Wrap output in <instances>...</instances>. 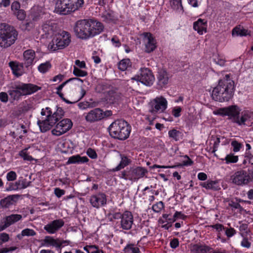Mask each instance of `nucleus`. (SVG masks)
<instances>
[{
    "instance_id": "obj_26",
    "label": "nucleus",
    "mask_w": 253,
    "mask_h": 253,
    "mask_svg": "<svg viewBox=\"0 0 253 253\" xmlns=\"http://www.w3.org/2000/svg\"><path fill=\"white\" fill-rule=\"evenodd\" d=\"M253 120V112H245L244 114L242 113L241 118L239 119V123L238 124L241 125H245L246 122H251Z\"/></svg>"
},
{
    "instance_id": "obj_30",
    "label": "nucleus",
    "mask_w": 253,
    "mask_h": 253,
    "mask_svg": "<svg viewBox=\"0 0 253 253\" xmlns=\"http://www.w3.org/2000/svg\"><path fill=\"white\" fill-rule=\"evenodd\" d=\"M192 250L196 253H207L210 250V248L206 246L195 245Z\"/></svg>"
},
{
    "instance_id": "obj_8",
    "label": "nucleus",
    "mask_w": 253,
    "mask_h": 253,
    "mask_svg": "<svg viewBox=\"0 0 253 253\" xmlns=\"http://www.w3.org/2000/svg\"><path fill=\"white\" fill-rule=\"evenodd\" d=\"M240 109L236 105H231L227 107L221 108L214 112L216 115L222 116H228L229 119L232 122L238 124L239 123Z\"/></svg>"
},
{
    "instance_id": "obj_31",
    "label": "nucleus",
    "mask_w": 253,
    "mask_h": 253,
    "mask_svg": "<svg viewBox=\"0 0 253 253\" xmlns=\"http://www.w3.org/2000/svg\"><path fill=\"white\" fill-rule=\"evenodd\" d=\"M14 198L13 196H9L2 199L0 201V206L3 208H8L13 204Z\"/></svg>"
},
{
    "instance_id": "obj_38",
    "label": "nucleus",
    "mask_w": 253,
    "mask_h": 253,
    "mask_svg": "<svg viewBox=\"0 0 253 253\" xmlns=\"http://www.w3.org/2000/svg\"><path fill=\"white\" fill-rule=\"evenodd\" d=\"M44 242L45 243L49 244L56 247H57V245H58L57 239H54L53 238L50 236H46L44 239Z\"/></svg>"
},
{
    "instance_id": "obj_10",
    "label": "nucleus",
    "mask_w": 253,
    "mask_h": 253,
    "mask_svg": "<svg viewBox=\"0 0 253 253\" xmlns=\"http://www.w3.org/2000/svg\"><path fill=\"white\" fill-rule=\"evenodd\" d=\"M92 25L93 20L91 19L80 20V39H86L92 37Z\"/></svg>"
},
{
    "instance_id": "obj_62",
    "label": "nucleus",
    "mask_w": 253,
    "mask_h": 253,
    "mask_svg": "<svg viewBox=\"0 0 253 253\" xmlns=\"http://www.w3.org/2000/svg\"><path fill=\"white\" fill-rule=\"evenodd\" d=\"M202 0H188L189 4L191 5L193 7H196L198 6V3L201 4Z\"/></svg>"
},
{
    "instance_id": "obj_27",
    "label": "nucleus",
    "mask_w": 253,
    "mask_h": 253,
    "mask_svg": "<svg viewBox=\"0 0 253 253\" xmlns=\"http://www.w3.org/2000/svg\"><path fill=\"white\" fill-rule=\"evenodd\" d=\"M121 96L119 93L113 91H109L107 100L109 103L114 104L117 103L121 99Z\"/></svg>"
},
{
    "instance_id": "obj_39",
    "label": "nucleus",
    "mask_w": 253,
    "mask_h": 253,
    "mask_svg": "<svg viewBox=\"0 0 253 253\" xmlns=\"http://www.w3.org/2000/svg\"><path fill=\"white\" fill-rule=\"evenodd\" d=\"M13 14L20 20H23L26 17L25 11L23 9H20L17 11L14 12Z\"/></svg>"
},
{
    "instance_id": "obj_41",
    "label": "nucleus",
    "mask_w": 253,
    "mask_h": 253,
    "mask_svg": "<svg viewBox=\"0 0 253 253\" xmlns=\"http://www.w3.org/2000/svg\"><path fill=\"white\" fill-rule=\"evenodd\" d=\"M36 234V233L33 229L26 228L23 230L21 232V235L24 236H34Z\"/></svg>"
},
{
    "instance_id": "obj_52",
    "label": "nucleus",
    "mask_w": 253,
    "mask_h": 253,
    "mask_svg": "<svg viewBox=\"0 0 253 253\" xmlns=\"http://www.w3.org/2000/svg\"><path fill=\"white\" fill-rule=\"evenodd\" d=\"M86 154L91 159H95L97 157L96 152L91 148H88L87 149Z\"/></svg>"
},
{
    "instance_id": "obj_34",
    "label": "nucleus",
    "mask_w": 253,
    "mask_h": 253,
    "mask_svg": "<svg viewBox=\"0 0 253 253\" xmlns=\"http://www.w3.org/2000/svg\"><path fill=\"white\" fill-rule=\"evenodd\" d=\"M97 106L96 102H80V109H85L87 108H92Z\"/></svg>"
},
{
    "instance_id": "obj_22",
    "label": "nucleus",
    "mask_w": 253,
    "mask_h": 253,
    "mask_svg": "<svg viewBox=\"0 0 253 253\" xmlns=\"http://www.w3.org/2000/svg\"><path fill=\"white\" fill-rule=\"evenodd\" d=\"M24 64L26 68L32 65L35 58V52L32 49H28L23 53Z\"/></svg>"
},
{
    "instance_id": "obj_12",
    "label": "nucleus",
    "mask_w": 253,
    "mask_h": 253,
    "mask_svg": "<svg viewBox=\"0 0 253 253\" xmlns=\"http://www.w3.org/2000/svg\"><path fill=\"white\" fill-rule=\"evenodd\" d=\"M230 180L235 184L242 185L248 184L251 181V178L246 171L240 170L232 175Z\"/></svg>"
},
{
    "instance_id": "obj_36",
    "label": "nucleus",
    "mask_w": 253,
    "mask_h": 253,
    "mask_svg": "<svg viewBox=\"0 0 253 253\" xmlns=\"http://www.w3.org/2000/svg\"><path fill=\"white\" fill-rule=\"evenodd\" d=\"M226 163H236L238 160V157L237 156H234L233 154H230L227 155L225 158Z\"/></svg>"
},
{
    "instance_id": "obj_61",
    "label": "nucleus",
    "mask_w": 253,
    "mask_h": 253,
    "mask_svg": "<svg viewBox=\"0 0 253 253\" xmlns=\"http://www.w3.org/2000/svg\"><path fill=\"white\" fill-rule=\"evenodd\" d=\"M235 230L233 228L227 229L225 231L226 236L228 237H230L233 236L235 234Z\"/></svg>"
},
{
    "instance_id": "obj_54",
    "label": "nucleus",
    "mask_w": 253,
    "mask_h": 253,
    "mask_svg": "<svg viewBox=\"0 0 253 253\" xmlns=\"http://www.w3.org/2000/svg\"><path fill=\"white\" fill-rule=\"evenodd\" d=\"M53 113L54 115L58 117V118L60 120L63 117L64 112L61 108L58 107L57 108L56 111L54 112Z\"/></svg>"
},
{
    "instance_id": "obj_59",
    "label": "nucleus",
    "mask_w": 253,
    "mask_h": 253,
    "mask_svg": "<svg viewBox=\"0 0 253 253\" xmlns=\"http://www.w3.org/2000/svg\"><path fill=\"white\" fill-rule=\"evenodd\" d=\"M20 155L25 160L31 161L33 159L31 156H29L24 151H21Z\"/></svg>"
},
{
    "instance_id": "obj_7",
    "label": "nucleus",
    "mask_w": 253,
    "mask_h": 253,
    "mask_svg": "<svg viewBox=\"0 0 253 253\" xmlns=\"http://www.w3.org/2000/svg\"><path fill=\"white\" fill-rule=\"evenodd\" d=\"M70 41L68 33L65 31H62L61 33L55 34V37L49 43L48 47L50 49L55 51L67 46Z\"/></svg>"
},
{
    "instance_id": "obj_46",
    "label": "nucleus",
    "mask_w": 253,
    "mask_h": 253,
    "mask_svg": "<svg viewBox=\"0 0 253 253\" xmlns=\"http://www.w3.org/2000/svg\"><path fill=\"white\" fill-rule=\"evenodd\" d=\"M17 175L15 171H10L7 173L6 179L8 181H14L16 179Z\"/></svg>"
},
{
    "instance_id": "obj_37",
    "label": "nucleus",
    "mask_w": 253,
    "mask_h": 253,
    "mask_svg": "<svg viewBox=\"0 0 253 253\" xmlns=\"http://www.w3.org/2000/svg\"><path fill=\"white\" fill-rule=\"evenodd\" d=\"M180 132L175 129H173L169 131V135L170 137L172 138L175 141H177L179 140L178 136L180 134Z\"/></svg>"
},
{
    "instance_id": "obj_47",
    "label": "nucleus",
    "mask_w": 253,
    "mask_h": 253,
    "mask_svg": "<svg viewBox=\"0 0 253 253\" xmlns=\"http://www.w3.org/2000/svg\"><path fill=\"white\" fill-rule=\"evenodd\" d=\"M231 145L233 147V151L235 152L239 151L242 146V144L236 140L233 141L231 142Z\"/></svg>"
},
{
    "instance_id": "obj_23",
    "label": "nucleus",
    "mask_w": 253,
    "mask_h": 253,
    "mask_svg": "<svg viewBox=\"0 0 253 253\" xmlns=\"http://www.w3.org/2000/svg\"><path fill=\"white\" fill-rule=\"evenodd\" d=\"M204 21L203 19H199L193 24L194 29L200 35H202L204 32H206L207 21L204 22Z\"/></svg>"
},
{
    "instance_id": "obj_64",
    "label": "nucleus",
    "mask_w": 253,
    "mask_h": 253,
    "mask_svg": "<svg viewBox=\"0 0 253 253\" xmlns=\"http://www.w3.org/2000/svg\"><path fill=\"white\" fill-rule=\"evenodd\" d=\"M242 246L249 248L251 246V243L247 238H244L241 242Z\"/></svg>"
},
{
    "instance_id": "obj_15",
    "label": "nucleus",
    "mask_w": 253,
    "mask_h": 253,
    "mask_svg": "<svg viewBox=\"0 0 253 253\" xmlns=\"http://www.w3.org/2000/svg\"><path fill=\"white\" fill-rule=\"evenodd\" d=\"M64 224V222L62 219H56L45 225L44 229L49 234H53L61 228Z\"/></svg>"
},
{
    "instance_id": "obj_49",
    "label": "nucleus",
    "mask_w": 253,
    "mask_h": 253,
    "mask_svg": "<svg viewBox=\"0 0 253 253\" xmlns=\"http://www.w3.org/2000/svg\"><path fill=\"white\" fill-rule=\"evenodd\" d=\"M20 4L18 1H15L13 2L11 5V10L14 12L20 10Z\"/></svg>"
},
{
    "instance_id": "obj_24",
    "label": "nucleus",
    "mask_w": 253,
    "mask_h": 253,
    "mask_svg": "<svg viewBox=\"0 0 253 253\" xmlns=\"http://www.w3.org/2000/svg\"><path fill=\"white\" fill-rule=\"evenodd\" d=\"M148 171L146 169L142 167H137L132 170V172L133 176L131 178H130V179H133L134 180H137L139 178L143 177L145 174Z\"/></svg>"
},
{
    "instance_id": "obj_28",
    "label": "nucleus",
    "mask_w": 253,
    "mask_h": 253,
    "mask_svg": "<svg viewBox=\"0 0 253 253\" xmlns=\"http://www.w3.org/2000/svg\"><path fill=\"white\" fill-rule=\"evenodd\" d=\"M92 37L100 33L103 29V24L99 22H96L93 20V25H92Z\"/></svg>"
},
{
    "instance_id": "obj_25",
    "label": "nucleus",
    "mask_w": 253,
    "mask_h": 253,
    "mask_svg": "<svg viewBox=\"0 0 253 253\" xmlns=\"http://www.w3.org/2000/svg\"><path fill=\"white\" fill-rule=\"evenodd\" d=\"M120 157L121 158V161L115 168L113 169V171H118L124 169L125 167L128 165L131 162V160L126 156L120 154Z\"/></svg>"
},
{
    "instance_id": "obj_20",
    "label": "nucleus",
    "mask_w": 253,
    "mask_h": 253,
    "mask_svg": "<svg viewBox=\"0 0 253 253\" xmlns=\"http://www.w3.org/2000/svg\"><path fill=\"white\" fill-rule=\"evenodd\" d=\"M143 35L147 40L145 44V51L148 53L153 51L156 48V45L155 40L152 35L150 33H144Z\"/></svg>"
},
{
    "instance_id": "obj_3",
    "label": "nucleus",
    "mask_w": 253,
    "mask_h": 253,
    "mask_svg": "<svg viewBox=\"0 0 253 253\" xmlns=\"http://www.w3.org/2000/svg\"><path fill=\"white\" fill-rule=\"evenodd\" d=\"M110 135L116 139L124 140L127 138L130 132V126L124 120H117L109 127Z\"/></svg>"
},
{
    "instance_id": "obj_9",
    "label": "nucleus",
    "mask_w": 253,
    "mask_h": 253,
    "mask_svg": "<svg viewBox=\"0 0 253 253\" xmlns=\"http://www.w3.org/2000/svg\"><path fill=\"white\" fill-rule=\"evenodd\" d=\"M137 81H139L147 86H151L153 84L155 77L152 71L148 68H141L140 69V76H137L132 78Z\"/></svg>"
},
{
    "instance_id": "obj_58",
    "label": "nucleus",
    "mask_w": 253,
    "mask_h": 253,
    "mask_svg": "<svg viewBox=\"0 0 253 253\" xmlns=\"http://www.w3.org/2000/svg\"><path fill=\"white\" fill-rule=\"evenodd\" d=\"M0 100L2 102L6 103L8 101V95L7 93L4 92H0Z\"/></svg>"
},
{
    "instance_id": "obj_21",
    "label": "nucleus",
    "mask_w": 253,
    "mask_h": 253,
    "mask_svg": "<svg viewBox=\"0 0 253 253\" xmlns=\"http://www.w3.org/2000/svg\"><path fill=\"white\" fill-rule=\"evenodd\" d=\"M102 118V111L99 108H96L90 111L85 116L86 120L90 122H93L100 120Z\"/></svg>"
},
{
    "instance_id": "obj_32",
    "label": "nucleus",
    "mask_w": 253,
    "mask_h": 253,
    "mask_svg": "<svg viewBox=\"0 0 253 253\" xmlns=\"http://www.w3.org/2000/svg\"><path fill=\"white\" fill-rule=\"evenodd\" d=\"M130 63L129 59H125L122 60L118 64V68L120 70L125 71L129 66Z\"/></svg>"
},
{
    "instance_id": "obj_17",
    "label": "nucleus",
    "mask_w": 253,
    "mask_h": 253,
    "mask_svg": "<svg viewBox=\"0 0 253 253\" xmlns=\"http://www.w3.org/2000/svg\"><path fill=\"white\" fill-rule=\"evenodd\" d=\"M121 223L122 228L124 230L131 228L133 223V216L130 212L126 211L123 214Z\"/></svg>"
},
{
    "instance_id": "obj_50",
    "label": "nucleus",
    "mask_w": 253,
    "mask_h": 253,
    "mask_svg": "<svg viewBox=\"0 0 253 253\" xmlns=\"http://www.w3.org/2000/svg\"><path fill=\"white\" fill-rule=\"evenodd\" d=\"M79 162V155H77L76 156H73L70 157L67 162L68 164H74L76 163H78Z\"/></svg>"
},
{
    "instance_id": "obj_42",
    "label": "nucleus",
    "mask_w": 253,
    "mask_h": 253,
    "mask_svg": "<svg viewBox=\"0 0 253 253\" xmlns=\"http://www.w3.org/2000/svg\"><path fill=\"white\" fill-rule=\"evenodd\" d=\"M125 251L127 253H139V250L138 248L133 247L132 245H128L125 248Z\"/></svg>"
},
{
    "instance_id": "obj_2",
    "label": "nucleus",
    "mask_w": 253,
    "mask_h": 253,
    "mask_svg": "<svg viewBox=\"0 0 253 253\" xmlns=\"http://www.w3.org/2000/svg\"><path fill=\"white\" fill-rule=\"evenodd\" d=\"M41 89V87L34 84L21 83L12 85L8 93L13 100H18L22 96L31 94Z\"/></svg>"
},
{
    "instance_id": "obj_18",
    "label": "nucleus",
    "mask_w": 253,
    "mask_h": 253,
    "mask_svg": "<svg viewBox=\"0 0 253 253\" xmlns=\"http://www.w3.org/2000/svg\"><path fill=\"white\" fill-rule=\"evenodd\" d=\"M168 74L165 70L159 69L157 75V85L159 88L165 86L169 82Z\"/></svg>"
},
{
    "instance_id": "obj_33",
    "label": "nucleus",
    "mask_w": 253,
    "mask_h": 253,
    "mask_svg": "<svg viewBox=\"0 0 253 253\" xmlns=\"http://www.w3.org/2000/svg\"><path fill=\"white\" fill-rule=\"evenodd\" d=\"M51 67L49 62L47 61L44 63L41 64L38 67V70L42 73H45L47 72Z\"/></svg>"
},
{
    "instance_id": "obj_60",
    "label": "nucleus",
    "mask_w": 253,
    "mask_h": 253,
    "mask_svg": "<svg viewBox=\"0 0 253 253\" xmlns=\"http://www.w3.org/2000/svg\"><path fill=\"white\" fill-rule=\"evenodd\" d=\"M54 193L57 197L59 198L64 194L65 191L63 190H61L58 188H56L54 190Z\"/></svg>"
},
{
    "instance_id": "obj_5",
    "label": "nucleus",
    "mask_w": 253,
    "mask_h": 253,
    "mask_svg": "<svg viewBox=\"0 0 253 253\" xmlns=\"http://www.w3.org/2000/svg\"><path fill=\"white\" fill-rule=\"evenodd\" d=\"M79 0H58L56 3L55 10L60 14H67L78 9Z\"/></svg>"
},
{
    "instance_id": "obj_43",
    "label": "nucleus",
    "mask_w": 253,
    "mask_h": 253,
    "mask_svg": "<svg viewBox=\"0 0 253 253\" xmlns=\"http://www.w3.org/2000/svg\"><path fill=\"white\" fill-rule=\"evenodd\" d=\"M164 207L163 202L160 201L152 206V210L156 212H159L164 208Z\"/></svg>"
},
{
    "instance_id": "obj_16",
    "label": "nucleus",
    "mask_w": 253,
    "mask_h": 253,
    "mask_svg": "<svg viewBox=\"0 0 253 253\" xmlns=\"http://www.w3.org/2000/svg\"><path fill=\"white\" fill-rule=\"evenodd\" d=\"M56 29V24L50 21L46 22L42 26V36H44L46 38L51 37L54 34Z\"/></svg>"
},
{
    "instance_id": "obj_44",
    "label": "nucleus",
    "mask_w": 253,
    "mask_h": 253,
    "mask_svg": "<svg viewBox=\"0 0 253 253\" xmlns=\"http://www.w3.org/2000/svg\"><path fill=\"white\" fill-rule=\"evenodd\" d=\"M20 179L15 182V183L11 184L9 188L7 189L8 190H17L18 189H21V184H20Z\"/></svg>"
},
{
    "instance_id": "obj_35",
    "label": "nucleus",
    "mask_w": 253,
    "mask_h": 253,
    "mask_svg": "<svg viewBox=\"0 0 253 253\" xmlns=\"http://www.w3.org/2000/svg\"><path fill=\"white\" fill-rule=\"evenodd\" d=\"M84 249L86 253H103L102 250H99L94 246L84 247Z\"/></svg>"
},
{
    "instance_id": "obj_53",
    "label": "nucleus",
    "mask_w": 253,
    "mask_h": 253,
    "mask_svg": "<svg viewBox=\"0 0 253 253\" xmlns=\"http://www.w3.org/2000/svg\"><path fill=\"white\" fill-rule=\"evenodd\" d=\"M184 157L186 158L187 160L183 161L182 164H179L177 166H175L176 167H181L182 166H191L193 164V162L189 158L188 156L185 155Z\"/></svg>"
},
{
    "instance_id": "obj_57",
    "label": "nucleus",
    "mask_w": 253,
    "mask_h": 253,
    "mask_svg": "<svg viewBox=\"0 0 253 253\" xmlns=\"http://www.w3.org/2000/svg\"><path fill=\"white\" fill-rule=\"evenodd\" d=\"M0 241L3 243L7 242L9 240V237L8 234L6 233H2L0 234Z\"/></svg>"
},
{
    "instance_id": "obj_56",
    "label": "nucleus",
    "mask_w": 253,
    "mask_h": 253,
    "mask_svg": "<svg viewBox=\"0 0 253 253\" xmlns=\"http://www.w3.org/2000/svg\"><path fill=\"white\" fill-rule=\"evenodd\" d=\"M79 79L78 78H70L69 79V80H68L67 81H66V82L63 83L62 84H61L60 85H59L57 87V91H60V90L63 88V87L65 86V85L68 82H71L72 81H73V80H78Z\"/></svg>"
},
{
    "instance_id": "obj_55",
    "label": "nucleus",
    "mask_w": 253,
    "mask_h": 253,
    "mask_svg": "<svg viewBox=\"0 0 253 253\" xmlns=\"http://www.w3.org/2000/svg\"><path fill=\"white\" fill-rule=\"evenodd\" d=\"M182 109L180 107H175L173 109L172 111V114L175 117H178L180 116V112H181Z\"/></svg>"
},
{
    "instance_id": "obj_14",
    "label": "nucleus",
    "mask_w": 253,
    "mask_h": 253,
    "mask_svg": "<svg viewBox=\"0 0 253 253\" xmlns=\"http://www.w3.org/2000/svg\"><path fill=\"white\" fill-rule=\"evenodd\" d=\"M22 218V215L18 214H12L7 216L0 224V231H2L11 224L18 221Z\"/></svg>"
},
{
    "instance_id": "obj_29",
    "label": "nucleus",
    "mask_w": 253,
    "mask_h": 253,
    "mask_svg": "<svg viewBox=\"0 0 253 253\" xmlns=\"http://www.w3.org/2000/svg\"><path fill=\"white\" fill-rule=\"evenodd\" d=\"M101 17L103 19V20L106 22H110L114 20L113 12L111 10H105L102 13Z\"/></svg>"
},
{
    "instance_id": "obj_19",
    "label": "nucleus",
    "mask_w": 253,
    "mask_h": 253,
    "mask_svg": "<svg viewBox=\"0 0 253 253\" xmlns=\"http://www.w3.org/2000/svg\"><path fill=\"white\" fill-rule=\"evenodd\" d=\"M90 202L94 207L98 208L99 207L106 204V198L104 194H99L91 197Z\"/></svg>"
},
{
    "instance_id": "obj_4",
    "label": "nucleus",
    "mask_w": 253,
    "mask_h": 253,
    "mask_svg": "<svg viewBox=\"0 0 253 253\" xmlns=\"http://www.w3.org/2000/svg\"><path fill=\"white\" fill-rule=\"evenodd\" d=\"M18 33L12 26L6 23L0 24V46L7 48L17 40Z\"/></svg>"
},
{
    "instance_id": "obj_40",
    "label": "nucleus",
    "mask_w": 253,
    "mask_h": 253,
    "mask_svg": "<svg viewBox=\"0 0 253 253\" xmlns=\"http://www.w3.org/2000/svg\"><path fill=\"white\" fill-rule=\"evenodd\" d=\"M246 32L247 31L245 29H241L239 28H235L233 29L232 31V35H237V36H245L246 35Z\"/></svg>"
},
{
    "instance_id": "obj_13",
    "label": "nucleus",
    "mask_w": 253,
    "mask_h": 253,
    "mask_svg": "<svg viewBox=\"0 0 253 253\" xmlns=\"http://www.w3.org/2000/svg\"><path fill=\"white\" fill-rule=\"evenodd\" d=\"M150 105L151 109L150 112L151 113H156L160 110L163 112L167 107V101L163 96L156 97L151 102Z\"/></svg>"
},
{
    "instance_id": "obj_1",
    "label": "nucleus",
    "mask_w": 253,
    "mask_h": 253,
    "mask_svg": "<svg viewBox=\"0 0 253 253\" xmlns=\"http://www.w3.org/2000/svg\"><path fill=\"white\" fill-rule=\"evenodd\" d=\"M234 90V82L232 80H220L213 88L211 96L215 101H228L233 96Z\"/></svg>"
},
{
    "instance_id": "obj_45",
    "label": "nucleus",
    "mask_w": 253,
    "mask_h": 253,
    "mask_svg": "<svg viewBox=\"0 0 253 253\" xmlns=\"http://www.w3.org/2000/svg\"><path fill=\"white\" fill-rule=\"evenodd\" d=\"M216 183L215 181H211L208 182L202 183L201 185L206 189H214V185Z\"/></svg>"
},
{
    "instance_id": "obj_6",
    "label": "nucleus",
    "mask_w": 253,
    "mask_h": 253,
    "mask_svg": "<svg viewBox=\"0 0 253 253\" xmlns=\"http://www.w3.org/2000/svg\"><path fill=\"white\" fill-rule=\"evenodd\" d=\"M45 109L47 110L46 119L43 121L39 120L37 122V124L42 132H45L51 129L60 120L58 117L52 113L50 108L46 107Z\"/></svg>"
},
{
    "instance_id": "obj_11",
    "label": "nucleus",
    "mask_w": 253,
    "mask_h": 253,
    "mask_svg": "<svg viewBox=\"0 0 253 253\" xmlns=\"http://www.w3.org/2000/svg\"><path fill=\"white\" fill-rule=\"evenodd\" d=\"M72 126L71 121L68 119H65L59 122L55 127L52 130L53 135L60 136L68 131Z\"/></svg>"
},
{
    "instance_id": "obj_51",
    "label": "nucleus",
    "mask_w": 253,
    "mask_h": 253,
    "mask_svg": "<svg viewBox=\"0 0 253 253\" xmlns=\"http://www.w3.org/2000/svg\"><path fill=\"white\" fill-rule=\"evenodd\" d=\"M58 240V245H57V248H60L62 247H64L69 245L70 243V241L69 240H60L59 239H57Z\"/></svg>"
},
{
    "instance_id": "obj_48",
    "label": "nucleus",
    "mask_w": 253,
    "mask_h": 253,
    "mask_svg": "<svg viewBox=\"0 0 253 253\" xmlns=\"http://www.w3.org/2000/svg\"><path fill=\"white\" fill-rule=\"evenodd\" d=\"M20 180V184H21V189H25L27 187L29 186L31 183V181H27L26 179H24L23 178H21Z\"/></svg>"
},
{
    "instance_id": "obj_63",
    "label": "nucleus",
    "mask_w": 253,
    "mask_h": 253,
    "mask_svg": "<svg viewBox=\"0 0 253 253\" xmlns=\"http://www.w3.org/2000/svg\"><path fill=\"white\" fill-rule=\"evenodd\" d=\"M170 247L173 248L175 249L176 247H177L179 245V242L178 239H173L170 243Z\"/></svg>"
}]
</instances>
